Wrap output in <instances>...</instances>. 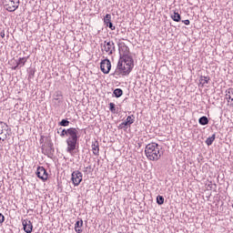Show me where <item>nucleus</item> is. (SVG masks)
<instances>
[{
  "mask_svg": "<svg viewBox=\"0 0 233 233\" xmlns=\"http://www.w3.org/2000/svg\"><path fill=\"white\" fill-rule=\"evenodd\" d=\"M173 21H175L176 23H179V21H181V15H179V13H174L173 16H172Z\"/></svg>",
  "mask_w": 233,
  "mask_h": 233,
  "instance_id": "412c9836",
  "label": "nucleus"
},
{
  "mask_svg": "<svg viewBox=\"0 0 233 233\" xmlns=\"http://www.w3.org/2000/svg\"><path fill=\"white\" fill-rule=\"evenodd\" d=\"M71 180L75 187H79L81 181H83V173L79 170H76L71 174Z\"/></svg>",
  "mask_w": 233,
  "mask_h": 233,
  "instance_id": "423d86ee",
  "label": "nucleus"
},
{
  "mask_svg": "<svg viewBox=\"0 0 233 233\" xmlns=\"http://www.w3.org/2000/svg\"><path fill=\"white\" fill-rule=\"evenodd\" d=\"M76 131H77V129L75 128V127H70V128H68V129H62V131H61V133H60V137H66V136H68V137H69L72 136L71 133L74 134V133L76 132Z\"/></svg>",
  "mask_w": 233,
  "mask_h": 233,
  "instance_id": "f8f14e48",
  "label": "nucleus"
},
{
  "mask_svg": "<svg viewBox=\"0 0 233 233\" xmlns=\"http://www.w3.org/2000/svg\"><path fill=\"white\" fill-rule=\"evenodd\" d=\"M106 26H107L108 28H110V30H116V27L114 26V24H112V22L109 23V24H107V25H106Z\"/></svg>",
  "mask_w": 233,
  "mask_h": 233,
  "instance_id": "a878e982",
  "label": "nucleus"
},
{
  "mask_svg": "<svg viewBox=\"0 0 233 233\" xmlns=\"http://www.w3.org/2000/svg\"><path fill=\"white\" fill-rule=\"evenodd\" d=\"M119 52H120V57H130L128 54L130 53V48L125 45V43L119 44Z\"/></svg>",
  "mask_w": 233,
  "mask_h": 233,
  "instance_id": "9d476101",
  "label": "nucleus"
},
{
  "mask_svg": "<svg viewBox=\"0 0 233 233\" xmlns=\"http://www.w3.org/2000/svg\"><path fill=\"white\" fill-rule=\"evenodd\" d=\"M0 136L3 137V141L8 137V125L3 121H0Z\"/></svg>",
  "mask_w": 233,
  "mask_h": 233,
  "instance_id": "6e6552de",
  "label": "nucleus"
},
{
  "mask_svg": "<svg viewBox=\"0 0 233 233\" xmlns=\"http://www.w3.org/2000/svg\"><path fill=\"white\" fill-rule=\"evenodd\" d=\"M1 37H5V32L0 33Z\"/></svg>",
  "mask_w": 233,
  "mask_h": 233,
  "instance_id": "c756f323",
  "label": "nucleus"
},
{
  "mask_svg": "<svg viewBox=\"0 0 233 233\" xmlns=\"http://www.w3.org/2000/svg\"><path fill=\"white\" fill-rule=\"evenodd\" d=\"M60 127H68L70 125V121L66 119H62L61 122H59Z\"/></svg>",
  "mask_w": 233,
  "mask_h": 233,
  "instance_id": "b1692460",
  "label": "nucleus"
},
{
  "mask_svg": "<svg viewBox=\"0 0 233 233\" xmlns=\"http://www.w3.org/2000/svg\"><path fill=\"white\" fill-rule=\"evenodd\" d=\"M182 23H184V25H190V20L187 19V20L182 21Z\"/></svg>",
  "mask_w": 233,
  "mask_h": 233,
  "instance_id": "cd10ccee",
  "label": "nucleus"
},
{
  "mask_svg": "<svg viewBox=\"0 0 233 233\" xmlns=\"http://www.w3.org/2000/svg\"><path fill=\"white\" fill-rule=\"evenodd\" d=\"M115 97H121L123 96V90L121 88H116L113 92Z\"/></svg>",
  "mask_w": 233,
  "mask_h": 233,
  "instance_id": "aec40b11",
  "label": "nucleus"
},
{
  "mask_svg": "<svg viewBox=\"0 0 233 233\" xmlns=\"http://www.w3.org/2000/svg\"><path fill=\"white\" fill-rule=\"evenodd\" d=\"M66 152L71 155L74 154V150H76L77 147V130L71 133V136L66 139Z\"/></svg>",
  "mask_w": 233,
  "mask_h": 233,
  "instance_id": "7ed1b4c3",
  "label": "nucleus"
},
{
  "mask_svg": "<svg viewBox=\"0 0 233 233\" xmlns=\"http://www.w3.org/2000/svg\"><path fill=\"white\" fill-rule=\"evenodd\" d=\"M109 110H110V112H112L113 114H116V104L110 103V104H109Z\"/></svg>",
  "mask_w": 233,
  "mask_h": 233,
  "instance_id": "393cba45",
  "label": "nucleus"
},
{
  "mask_svg": "<svg viewBox=\"0 0 233 233\" xmlns=\"http://www.w3.org/2000/svg\"><path fill=\"white\" fill-rule=\"evenodd\" d=\"M112 22V15L110 14H106L104 17V23L106 25L107 24Z\"/></svg>",
  "mask_w": 233,
  "mask_h": 233,
  "instance_id": "4be33fe9",
  "label": "nucleus"
},
{
  "mask_svg": "<svg viewBox=\"0 0 233 233\" xmlns=\"http://www.w3.org/2000/svg\"><path fill=\"white\" fill-rule=\"evenodd\" d=\"M90 170H92V166H87V167H86L85 172H88V171H90Z\"/></svg>",
  "mask_w": 233,
  "mask_h": 233,
  "instance_id": "c85d7f7f",
  "label": "nucleus"
},
{
  "mask_svg": "<svg viewBox=\"0 0 233 233\" xmlns=\"http://www.w3.org/2000/svg\"><path fill=\"white\" fill-rule=\"evenodd\" d=\"M157 205H163V203H165V198H163V196H157Z\"/></svg>",
  "mask_w": 233,
  "mask_h": 233,
  "instance_id": "5701e85b",
  "label": "nucleus"
},
{
  "mask_svg": "<svg viewBox=\"0 0 233 233\" xmlns=\"http://www.w3.org/2000/svg\"><path fill=\"white\" fill-rule=\"evenodd\" d=\"M214 141H216V134H213L211 137L207 138L206 145H208V147H210V145H212Z\"/></svg>",
  "mask_w": 233,
  "mask_h": 233,
  "instance_id": "a211bd4d",
  "label": "nucleus"
},
{
  "mask_svg": "<svg viewBox=\"0 0 233 233\" xmlns=\"http://www.w3.org/2000/svg\"><path fill=\"white\" fill-rule=\"evenodd\" d=\"M145 154L149 161H159L163 156L161 146L156 142L149 143L145 147Z\"/></svg>",
  "mask_w": 233,
  "mask_h": 233,
  "instance_id": "f03ea898",
  "label": "nucleus"
},
{
  "mask_svg": "<svg viewBox=\"0 0 233 233\" xmlns=\"http://www.w3.org/2000/svg\"><path fill=\"white\" fill-rule=\"evenodd\" d=\"M102 52H106L107 56L116 54V44L112 40H106L101 44Z\"/></svg>",
  "mask_w": 233,
  "mask_h": 233,
  "instance_id": "20e7f679",
  "label": "nucleus"
},
{
  "mask_svg": "<svg viewBox=\"0 0 233 233\" xmlns=\"http://www.w3.org/2000/svg\"><path fill=\"white\" fill-rule=\"evenodd\" d=\"M112 68V64L110 63V60L104 59L100 63V70L103 72V74H110V69Z\"/></svg>",
  "mask_w": 233,
  "mask_h": 233,
  "instance_id": "0eeeda50",
  "label": "nucleus"
},
{
  "mask_svg": "<svg viewBox=\"0 0 233 233\" xmlns=\"http://www.w3.org/2000/svg\"><path fill=\"white\" fill-rule=\"evenodd\" d=\"M91 148L94 156H99V142L97 140L92 143Z\"/></svg>",
  "mask_w": 233,
  "mask_h": 233,
  "instance_id": "2eb2a0df",
  "label": "nucleus"
},
{
  "mask_svg": "<svg viewBox=\"0 0 233 233\" xmlns=\"http://www.w3.org/2000/svg\"><path fill=\"white\" fill-rule=\"evenodd\" d=\"M5 222V216L0 213V224Z\"/></svg>",
  "mask_w": 233,
  "mask_h": 233,
  "instance_id": "bb28decb",
  "label": "nucleus"
},
{
  "mask_svg": "<svg viewBox=\"0 0 233 233\" xmlns=\"http://www.w3.org/2000/svg\"><path fill=\"white\" fill-rule=\"evenodd\" d=\"M27 58L26 57H21L18 59V61L16 62V66L15 67V70L17 66L23 67V66L26 63Z\"/></svg>",
  "mask_w": 233,
  "mask_h": 233,
  "instance_id": "f3484780",
  "label": "nucleus"
},
{
  "mask_svg": "<svg viewBox=\"0 0 233 233\" xmlns=\"http://www.w3.org/2000/svg\"><path fill=\"white\" fill-rule=\"evenodd\" d=\"M134 59L132 56H120L113 76L119 79L122 76H128L132 72Z\"/></svg>",
  "mask_w": 233,
  "mask_h": 233,
  "instance_id": "f257e3e1",
  "label": "nucleus"
},
{
  "mask_svg": "<svg viewBox=\"0 0 233 233\" xmlns=\"http://www.w3.org/2000/svg\"><path fill=\"white\" fill-rule=\"evenodd\" d=\"M81 227H83V220H77L75 224V230L76 233L83 232V229H81Z\"/></svg>",
  "mask_w": 233,
  "mask_h": 233,
  "instance_id": "dca6fc26",
  "label": "nucleus"
},
{
  "mask_svg": "<svg viewBox=\"0 0 233 233\" xmlns=\"http://www.w3.org/2000/svg\"><path fill=\"white\" fill-rule=\"evenodd\" d=\"M3 5L7 12H15L19 8V0H4Z\"/></svg>",
  "mask_w": 233,
  "mask_h": 233,
  "instance_id": "39448f33",
  "label": "nucleus"
},
{
  "mask_svg": "<svg viewBox=\"0 0 233 233\" xmlns=\"http://www.w3.org/2000/svg\"><path fill=\"white\" fill-rule=\"evenodd\" d=\"M36 176L39 179H42V181H46V179H48V173L43 167H37Z\"/></svg>",
  "mask_w": 233,
  "mask_h": 233,
  "instance_id": "1a4fd4ad",
  "label": "nucleus"
},
{
  "mask_svg": "<svg viewBox=\"0 0 233 233\" xmlns=\"http://www.w3.org/2000/svg\"><path fill=\"white\" fill-rule=\"evenodd\" d=\"M1 140L3 141V137H2V136H0V141H1Z\"/></svg>",
  "mask_w": 233,
  "mask_h": 233,
  "instance_id": "7c9ffc66",
  "label": "nucleus"
},
{
  "mask_svg": "<svg viewBox=\"0 0 233 233\" xmlns=\"http://www.w3.org/2000/svg\"><path fill=\"white\" fill-rule=\"evenodd\" d=\"M22 225L24 227V230L25 233H32V230L34 228V225H32V221L28 219H24L22 221Z\"/></svg>",
  "mask_w": 233,
  "mask_h": 233,
  "instance_id": "9b49d317",
  "label": "nucleus"
},
{
  "mask_svg": "<svg viewBox=\"0 0 233 233\" xmlns=\"http://www.w3.org/2000/svg\"><path fill=\"white\" fill-rule=\"evenodd\" d=\"M134 123V116H128L126 119V121L122 122L120 124V128H127L128 125H132Z\"/></svg>",
  "mask_w": 233,
  "mask_h": 233,
  "instance_id": "ddd939ff",
  "label": "nucleus"
},
{
  "mask_svg": "<svg viewBox=\"0 0 233 233\" xmlns=\"http://www.w3.org/2000/svg\"><path fill=\"white\" fill-rule=\"evenodd\" d=\"M226 99L228 103L233 105V89L229 88L226 91Z\"/></svg>",
  "mask_w": 233,
  "mask_h": 233,
  "instance_id": "4468645a",
  "label": "nucleus"
},
{
  "mask_svg": "<svg viewBox=\"0 0 233 233\" xmlns=\"http://www.w3.org/2000/svg\"><path fill=\"white\" fill-rule=\"evenodd\" d=\"M198 123L199 125H202V127H205V125H208V117L207 116H201L198 119Z\"/></svg>",
  "mask_w": 233,
  "mask_h": 233,
  "instance_id": "6ab92c4d",
  "label": "nucleus"
}]
</instances>
